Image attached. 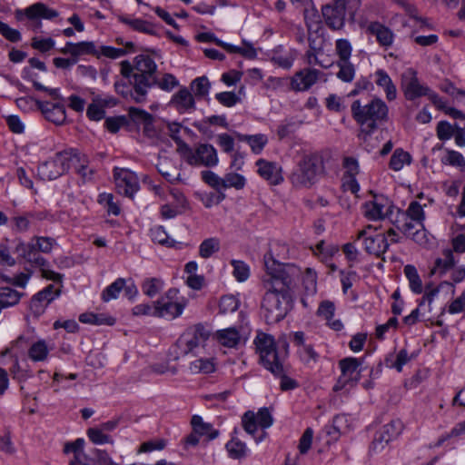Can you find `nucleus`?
I'll return each mask as SVG.
<instances>
[{
    "label": "nucleus",
    "mask_w": 465,
    "mask_h": 465,
    "mask_svg": "<svg viewBox=\"0 0 465 465\" xmlns=\"http://www.w3.org/2000/svg\"><path fill=\"white\" fill-rule=\"evenodd\" d=\"M190 370L193 373H211L214 371V365L209 359H197L191 362Z\"/></svg>",
    "instance_id": "13d9d810"
},
{
    "label": "nucleus",
    "mask_w": 465,
    "mask_h": 465,
    "mask_svg": "<svg viewBox=\"0 0 465 465\" xmlns=\"http://www.w3.org/2000/svg\"><path fill=\"white\" fill-rule=\"evenodd\" d=\"M202 180L209 186L218 192L223 190V178L219 177L215 173L210 170H204L201 173Z\"/></svg>",
    "instance_id": "4d7b16f0"
},
{
    "label": "nucleus",
    "mask_w": 465,
    "mask_h": 465,
    "mask_svg": "<svg viewBox=\"0 0 465 465\" xmlns=\"http://www.w3.org/2000/svg\"><path fill=\"white\" fill-rule=\"evenodd\" d=\"M322 14L327 26L332 30H341L345 25L346 0H334L322 8Z\"/></svg>",
    "instance_id": "1a4fd4ad"
},
{
    "label": "nucleus",
    "mask_w": 465,
    "mask_h": 465,
    "mask_svg": "<svg viewBox=\"0 0 465 465\" xmlns=\"http://www.w3.org/2000/svg\"><path fill=\"white\" fill-rule=\"evenodd\" d=\"M441 163L460 167L461 171L465 170V159L463 155L460 152L454 150L447 149L446 156L441 159Z\"/></svg>",
    "instance_id": "09e8293b"
},
{
    "label": "nucleus",
    "mask_w": 465,
    "mask_h": 465,
    "mask_svg": "<svg viewBox=\"0 0 465 465\" xmlns=\"http://www.w3.org/2000/svg\"><path fill=\"white\" fill-rule=\"evenodd\" d=\"M128 124L129 120L127 116L119 115L106 118L104 122V126L109 132L115 134L119 131V129L122 126L127 125Z\"/></svg>",
    "instance_id": "bf43d9fd"
},
{
    "label": "nucleus",
    "mask_w": 465,
    "mask_h": 465,
    "mask_svg": "<svg viewBox=\"0 0 465 465\" xmlns=\"http://www.w3.org/2000/svg\"><path fill=\"white\" fill-rule=\"evenodd\" d=\"M391 207L389 200L383 196L375 197L364 204V214L370 220L383 219Z\"/></svg>",
    "instance_id": "412c9836"
},
{
    "label": "nucleus",
    "mask_w": 465,
    "mask_h": 465,
    "mask_svg": "<svg viewBox=\"0 0 465 465\" xmlns=\"http://www.w3.org/2000/svg\"><path fill=\"white\" fill-rule=\"evenodd\" d=\"M245 183L246 180L242 174L229 173L223 177V190L232 187L236 190H241L245 186Z\"/></svg>",
    "instance_id": "a18cd8bd"
},
{
    "label": "nucleus",
    "mask_w": 465,
    "mask_h": 465,
    "mask_svg": "<svg viewBox=\"0 0 465 465\" xmlns=\"http://www.w3.org/2000/svg\"><path fill=\"white\" fill-rule=\"evenodd\" d=\"M323 171V163L318 155H306L290 176L291 183L297 188H310Z\"/></svg>",
    "instance_id": "39448f33"
},
{
    "label": "nucleus",
    "mask_w": 465,
    "mask_h": 465,
    "mask_svg": "<svg viewBox=\"0 0 465 465\" xmlns=\"http://www.w3.org/2000/svg\"><path fill=\"white\" fill-rule=\"evenodd\" d=\"M155 304V317L173 320L182 315L186 302L184 301H167L157 299L153 302Z\"/></svg>",
    "instance_id": "a211bd4d"
},
{
    "label": "nucleus",
    "mask_w": 465,
    "mask_h": 465,
    "mask_svg": "<svg viewBox=\"0 0 465 465\" xmlns=\"http://www.w3.org/2000/svg\"><path fill=\"white\" fill-rule=\"evenodd\" d=\"M191 424L195 432L200 436H206L209 440H214L219 436V430L213 429L211 423L204 422L199 415L192 417Z\"/></svg>",
    "instance_id": "a878e982"
},
{
    "label": "nucleus",
    "mask_w": 465,
    "mask_h": 465,
    "mask_svg": "<svg viewBox=\"0 0 465 465\" xmlns=\"http://www.w3.org/2000/svg\"><path fill=\"white\" fill-rule=\"evenodd\" d=\"M335 52L339 56V61H350L352 52L350 41L343 38L336 40Z\"/></svg>",
    "instance_id": "603ef678"
},
{
    "label": "nucleus",
    "mask_w": 465,
    "mask_h": 465,
    "mask_svg": "<svg viewBox=\"0 0 465 465\" xmlns=\"http://www.w3.org/2000/svg\"><path fill=\"white\" fill-rule=\"evenodd\" d=\"M118 20L121 23L129 25L133 30L136 32L147 34L150 35H157L155 25L149 21L143 20L140 18L131 19L124 15H119Z\"/></svg>",
    "instance_id": "b1692460"
},
{
    "label": "nucleus",
    "mask_w": 465,
    "mask_h": 465,
    "mask_svg": "<svg viewBox=\"0 0 465 465\" xmlns=\"http://www.w3.org/2000/svg\"><path fill=\"white\" fill-rule=\"evenodd\" d=\"M37 108L41 111L45 118L54 123L56 125H61L66 121V112L64 103L61 102H47V101H35Z\"/></svg>",
    "instance_id": "dca6fc26"
},
{
    "label": "nucleus",
    "mask_w": 465,
    "mask_h": 465,
    "mask_svg": "<svg viewBox=\"0 0 465 465\" xmlns=\"http://www.w3.org/2000/svg\"><path fill=\"white\" fill-rule=\"evenodd\" d=\"M22 297V293L10 288H0V307L3 309L17 304Z\"/></svg>",
    "instance_id": "72a5a7b5"
},
{
    "label": "nucleus",
    "mask_w": 465,
    "mask_h": 465,
    "mask_svg": "<svg viewBox=\"0 0 465 465\" xmlns=\"http://www.w3.org/2000/svg\"><path fill=\"white\" fill-rule=\"evenodd\" d=\"M125 287V280L124 278L116 279L113 283L107 286L102 292V299L104 302H109L116 299L119 293Z\"/></svg>",
    "instance_id": "79ce46f5"
},
{
    "label": "nucleus",
    "mask_w": 465,
    "mask_h": 465,
    "mask_svg": "<svg viewBox=\"0 0 465 465\" xmlns=\"http://www.w3.org/2000/svg\"><path fill=\"white\" fill-rule=\"evenodd\" d=\"M405 219L403 224L399 229L407 236L411 237L414 242L421 244L425 239V230L421 229L417 223L411 220Z\"/></svg>",
    "instance_id": "c756f323"
},
{
    "label": "nucleus",
    "mask_w": 465,
    "mask_h": 465,
    "mask_svg": "<svg viewBox=\"0 0 465 465\" xmlns=\"http://www.w3.org/2000/svg\"><path fill=\"white\" fill-rule=\"evenodd\" d=\"M320 71L316 69H303L297 72L292 79L291 85L295 91H306L318 80Z\"/></svg>",
    "instance_id": "4be33fe9"
},
{
    "label": "nucleus",
    "mask_w": 465,
    "mask_h": 465,
    "mask_svg": "<svg viewBox=\"0 0 465 465\" xmlns=\"http://www.w3.org/2000/svg\"><path fill=\"white\" fill-rule=\"evenodd\" d=\"M191 88L196 97L202 98L208 95L211 84L206 76H201L192 82Z\"/></svg>",
    "instance_id": "de8ad7c7"
},
{
    "label": "nucleus",
    "mask_w": 465,
    "mask_h": 465,
    "mask_svg": "<svg viewBox=\"0 0 465 465\" xmlns=\"http://www.w3.org/2000/svg\"><path fill=\"white\" fill-rule=\"evenodd\" d=\"M218 162L217 151L209 143H200L188 157V164L195 166L213 167Z\"/></svg>",
    "instance_id": "4468645a"
},
{
    "label": "nucleus",
    "mask_w": 465,
    "mask_h": 465,
    "mask_svg": "<svg viewBox=\"0 0 465 465\" xmlns=\"http://www.w3.org/2000/svg\"><path fill=\"white\" fill-rule=\"evenodd\" d=\"M239 307V302L233 295H224L219 302V312L222 314L233 312Z\"/></svg>",
    "instance_id": "5fc2aeb1"
},
{
    "label": "nucleus",
    "mask_w": 465,
    "mask_h": 465,
    "mask_svg": "<svg viewBox=\"0 0 465 465\" xmlns=\"http://www.w3.org/2000/svg\"><path fill=\"white\" fill-rule=\"evenodd\" d=\"M32 242L35 244L36 250L44 253L51 252L55 242L54 239L44 236H35Z\"/></svg>",
    "instance_id": "052dcab7"
},
{
    "label": "nucleus",
    "mask_w": 465,
    "mask_h": 465,
    "mask_svg": "<svg viewBox=\"0 0 465 465\" xmlns=\"http://www.w3.org/2000/svg\"><path fill=\"white\" fill-rule=\"evenodd\" d=\"M411 156L401 148L396 149L390 160L389 166L393 171H401L405 164H411Z\"/></svg>",
    "instance_id": "c9c22d12"
},
{
    "label": "nucleus",
    "mask_w": 465,
    "mask_h": 465,
    "mask_svg": "<svg viewBox=\"0 0 465 465\" xmlns=\"http://www.w3.org/2000/svg\"><path fill=\"white\" fill-rule=\"evenodd\" d=\"M60 294V289L55 288L54 284L47 285L32 297L29 305L31 312L36 316L43 314L46 307Z\"/></svg>",
    "instance_id": "2eb2a0df"
},
{
    "label": "nucleus",
    "mask_w": 465,
    "mask_h": 465,
    "mask_svg": "<svg viewBox=\"0 0 465 465\" xmlns=\"http://www.w3.org/2000/svg\"><path fill=\"white\" fill-rule=\"evenodd\" d=\"M114 88L117 94L122 95L125 99H131L137 104H142L143 102H138V94L136 93V89L134 84H130V83L124 81H117L114 83Z\"/></svg>",
    "instance_id": "a19ab883"
},
{
    "label": "nucleus",
    "mask_w": 465,
    "mask_h": 465,
    "mask_svg": "<svg viewBox=\"0 0 465 465\" xmlns=\"http://www.w3.org/2000/svg\"><path fill=\"white\" fill-rule=\"evenodd\" d=\"M437 136L440 141H447L454 134V126L447 121H440L436 127Z\"/></svg>",
    "instance_id": "0e129e2a"
},
{
    "label": "nucleus",
    "mask_w": 465,
    "mask_h": 465,
    "mask_svg": "<svg viewBox=\"0 0 465 465\" xmlns=\"http://www.w3.org/2000/svg\"><path fill=\"white\" fill-rule=\"evenodd\" d=\"M401 88L405 98L410 101L425 96L429 91V86L420 83L416 71L411 68L402 74Z\"/></svg>",
    "instance_id": "ddd939ff"
},
{
    "label": "nucleus",
    "mask_w": 465,
    "mask_h": 465,
    "mask_svg": "<svg viewBox=\"0 0 465 465\" xmlns=\"http://www.w3.org/2000/svg\"><path fill=\"white\" fill-rule=\"evenodd\" d=\"M15 252L24 258L27 262L35 267H45L48 265V262L41 256L33 242L25 243L19 240L15 247Z\"/></svg>",
    "instance_id": "6ab92c4d"
},
{
    "label": "nucleus",
    "mask_w": 465,
    "mask_h": 465,
    "mask_svg": "<svg viewBox=\"0 0 465 465\" xmlns=\"http://www.w3.org/2000/svg\"><path fill=\"white\" fill-rule=\"evenodd\" d=\"M256 166L258 167L257 173L259 175L270 184L277 185L283 181L282 168L276 163L259 159L256 162Z\"/></svg>",
    "instance_id": "aec40b11"
},
{
    "label": "nucleus",
    "mask_w": 465,
    "mask_h": 465,
    "mask_svg": "<svg viewBox=\"0 0 465 465\" xmlns=\"http://www.w3.org/2000/svg\"><path fill=\"white\" fill-rule=\"evenodd\" d=\"M135 75L134 84L138 94V102H145L148 90L157 83V65L148 55L139 54L134 58Z\"/></svg>",
    "instance_id": "20e7f679"
},
{
    "label": "nucleus",
    "mask_w": 465,
    "mask_h": 465,
    "mask_svg": "<svg viewBox=\"0 0 465 465\" xmlns=\"http://www.w3.org/2000/svg\"><path fill=\"white\" fill-rule=\"evenodd\" d=\"M362 360L348 357L340 361L339 365L341 371L337 384L334 386L335 391L341 390L345 385L351 383L355 385L360 380L359 367L361 365Z\"/></svg>",
    "instance_id": "9b49d317"
},
{
    "label": "nucleus",
    "mask_w": 465,
    "mask_h": 465,
    "mask_svg": "<svg viewBox=\"0 0 465 465\" xmlns=\"http://www.w3.org/2000/svg\"><path fill=\"white\" fill-rule=\"evenodd\" d=\"M218 341L228 348L235 347L241 340L239 331L235 328H228L216 331Z\"/></svg>",
    "instance_id": "7c9ffc66"
},
{
    "label": "nucleus",
    "mask_w": 465,
    "mask_h": 465,
    "mask_svg": "<svg viewBox=\"0 0 465 465\" xmlns=\"http://www.w3.org/2000/svg\"><path fill=\"white\" fill-rule=\"evenodd\" d=\"M220 241L217 238L212 237L205 239L199 246V255L203 259L210 258L213 254L219 252Z\"/></svg>",
    "instance_id": "37998d69"
},
{
    "label": "nucleus",
    "mask_w": 465,
    "mask_h": 465,
    "mask_svg": "<svg viewBox=\"0 0 465 465\" xmlns=\"http://www.w3.org/2000/svg\"><path fill=\"white\" fill-rule=\"evenodd\" d=\"M256 348L260 353V360L265 369L272 373H281L282 361L288 355L289 345L282 341V352H280L275 345L272 336L261 333L255 339Z\"/></svg>",
    "instance_id": "7ed1b4c3"
},
{
    "label": "nucleus",
    "mask_w": 465,
    "mask_h": 465,
    "mask_svg": "<svg viewBox=\"0 0 465 465\" xmlns=\"http://www.w3.org/2000/svg\"><path fill=\"white\" fill-rule=\"evenodd\" d=\"M74 56H81L83 54H94L99 56V52L94 42L83 41L74 43Z\"/></svg>",
    "instance_id": "6e6d98bb"
},
{
    "label": "nucleus",
    "mask_w": 465,
    "mask_h": 465,
    "mask_svg": "<svg viewBox=\"0 0 465 465\" xmlns=\"http://www.w3.org/2000/svg\"><path fill=\"white\" fill-rule=\"evenodd\" d=\"M402 216L405 219L415 222L419 227L424 229L423 222L425 220V213L421 204L417 201H413L410 203Z\"/></svg>",
    "instance_id": "473e14b6"
},
{
    "label": "nucleus",
    "mask_w": 465,
    "mask_h": 465,
    "mask_svg": "<svg viewBox=\"0 0 465 465\" xmlns=\"http://www.w3.org/2000/svg\"><path fill=\"white\" fill-rule=\"evenodd\" d=\"M114 178L116 190L120 194L133 198L140 188L137 176L127 169L114 168Z\"/></svg>",
    "instance_id": "f8f14e48"
},
{
    "label": "nucleus",
    "mask_w": 465,
    "mask_h": 465,
    "mask_svg": "<svg viewBox=\"0 0 465 465\" xmlns=\"http://www.w3.org/2000/svg\"><path fill=\"white\" fill-rule=\"evenodd\" d=\"M365 32L374 36L379 45L385 50L391 48L393 45L395 38L394 33L391 28L378 21L366 23Z\"/></svg>",
    "instance_id": "f3484780"
},
{
    "label": "nucleus",
    "mask_w": 465,
    "mask_h": 465,
    "mask_svg": "<svg viewBox=\"0 0 465 465\" xmlns=\"http://www.w3.org/2000/svg\"><path fill=\"white\" fill-rule=\"evenodd\" d=\"M210 331L201 323L188 328L177 340L176 346L182 355H186L208 340Z\"/></svg>",
    "instance_id": "0eeeda50"
},
{
    "label": "nucleus",
    "mask_w": 465,
    "mask_h": 465,
    "mask_svg": "<svg viewBox=\"0 0 465 465\" xmlns=\"http://www.w3.org/2000/svg\"><path fill=\"white\" fill-rule=\"evenodd\" d=\"M164 287V282L161 278H146L141 283V289L144 295L153 298L159 294Z\"/></svg>",
    "instance_id": "2f4dec72"
},
{
    "label": "nucleus",
    "mask_w": 465,
    "mask_h": 465,
    "mask_svg": "<svg viewBox=\"0 0 465 465\" xmlns=\"http://www.w3.org/2000/svg\"><path fill=\"white\" fill-rule=\"evenodd\" d=\"M299 354L301 360L306 364H310L311 362L315 363L319 359V354L315 351L312 345L311 344H307L306 346L301 348L299 350Z\"/></svg>",
    "instance_id": "774afa93"
},
{
    "label": "nucleus",
    "mask_w": 465,
    "mask_h": 465,
    "mask_svg": "<svg viewBox=\"0 0 465 465\" xmlns=\"http://www.w3.org/2000/svg\"><path fill=\"white\" fill-rule=\"evenodd\" d=\"M226 450L232 459H242L246 456L247 447L238 439H232L226 443Z\"/></svg>",
    "instance_id": "c03bdc74"
},
{
    "label": "nucleus",
    "mask_w": 465,
    "mask_h": 465,
    "mask_svg": "<svg viewBox=\"0 0 465 465\" xmlns=\"http://www.w3.org/2000/svg\"><path fill=\"white\" fill-rule=\"evenodd\" d=\"M89 440L94 444H113V438L100 428H89L86 431Z\"/></svg>",
    "instance_id": "8fccbe9b"
},
{
    "label": "nucleus",
    "mask_w": 465,
    "mask_h": 465,
    "mask_svg": "<svg viewBox=\"0 0 465 465\" xmlns=\"http://www.w3.org/2000/svg\"><path fill=\"white\" fill-rule=\"evenodd\" d=\"M235 134L241 142L248 143L252 149V152L255 154L261 153L265 145L268 143V137L263 134L251 135L236 133Z\"/></svg>",
    "instance_id": "393cba45"
},
{
    "label": "nucleus",
    "mask_w": 465,
    "mask_h": 465,
    "mask_svg": "<svg viewBox=\"0 0 465 465\" xmlns=\"http://www.w3.org/2000/svg\"><path fill=\"white\" fill-rule=\"evenodd\" d=\"M265 273L262 278L265 290L262 312L268 324L283 320L293 307V289L299 276L298 269L277 262L271 254L264 256Z\"/></svg>",
    "instance_id": "f257e3e1"
},
{
    "label": "nucleus",
    "mask_w": 465,
    "mask_h": 465,
    "mask_svg": "<svg viewBox=\"0 0 465 465\" xmlns=\"http://www.w3.org/2000/svg\"><path fill=\"white\" fill-rule=\"evenodd\" d=\"M55 42L53 38L33 37L31 46L41 53H46L54 47Z\"/></svg>",
    "instance_id": "e2e57ef3"
},
{
    "label": "nucleus",
    "mask_w": 465,
    "mask_h": 465,
    "mask_svg": "<svg viewBox=\"0 0 465 465\" xmlns=\"http://www.w3.org/2000/svg\"><path fill=\"white\" fill-rule=\"evenodd\" d=\"M84 440L83 438H78L74 441L66 442L64 446V453L68 454L70 452L74 453V458L69 461V465L77 460L79 462H83L82 458L86 457L84 453Z\"/></svg>",
    "instance_id": "e433bc0d"
},
{
    "label": "nucleus",
    "mask_w": 465,
    "mask_h": 465,
    "mask_svg": "<svg viewBox=\"0 0 465 465\" xmlns=\"http://www.w3.org/2000/svg\"><path fill=\"white\" fill-rule=\"evenodd\" d=\"M403 430V423L400 420H392L391 422L382 426L376 432L371 443V450L378 452L382 450L391 440L398 438Z\"/></svg>",
    "instance_id": "9d476101"
},
{
    "label": "nucleus",
    "mask_w": 465,
    "mask_h": 465,
    "mask_svg": "<svg viewBox=\"0 0 465 465\" xmlns=\"http://www.w3.org/2000/svg\"><path fill=\"white\" fill-rule=\"evenodd\" d=\"M0 35L11 43H17L22 39L20 31L10 27L2 21H0Z\"/></svg>",
    "instance_id": "680f3d73"
},
{
    "label": "nucleus",
    "mask_w": 465,
    "mask_h": 465,
    "mask_svg": "<svg viewBox=\"0 0 465 465\" xmlns=\"http://www.w3.org/2000/svg\"><path fill=\"white\" fill-rule=\"evenodd\" d=\"M105 107H108L106 102H103L102 98H94L87 107L86 115L92 121H100L104 117Z\"/></svg>",
    "instance_id": "4c0bfd02"
},
{
    "label": "nucleus",
    "mask_w": 465,
    "mask_h": 465,
    "mask_svg": "<svg viewBox=\"0 0 465 465\" xmlns=\"http://www.w3.org/2000/svg\"><path fill=\"white\" fill-rule=\"evenodd\" d=\"M408 351L405 349L401 350L396 355L395 361H392L391 356H388L385 359V363L388 367L396 369L397 371L401 372L403 366L410 361Z\"/></svg>",
    "instance_id": "3c124183"
},
{
    "label": "nucleus",
    "mask_w": 465,
    "mask_h": 465,
    "mask_svg": "<svg viewBox=\"0 0 465 465\" xmlns=\"http://www.w3.org/2000/svg\"><path fill=\"white\" fill-rule=\"evenodd\" d=\"M150 236L153 242H157L161 245L180 249L182 247V242H176L173 239H170L163 226L157 225L153 227L150 230Z\"/></svg>",
    "instance_id": "bb28decb"
},
{
    "label": "nucleus",
    "mask_w": 465,
    "mask_h": 465,
    "mask_svg": "<svg viewBox=\"0 0 465 465\" xmlns=\"http://www.w3.org/2000/svg\"><path fill=\"white\" fill-rule=\"evenodd\" d=\"M351 116L361 125V131L367 135L372 134L380 123L388 117V106L380 98L372 99L362 105L360 100H355L351 106Z\"/></svg>",
    "instance_id": "f03ea898"
},
{
    "label": "nucleus",
    "mask_w": 465,
    "mask_h": 465,
    "mask_svg": "<svg viewBox=\"0 0 465 465\" xmlns=\"http://www.w3.org/2000/svg\"><path fill=\"white\" fill-rule=\"evenodd\" d=\"M242 423L247 433L254 435V433L257 431L258 421L252 411H248L243 414L242 418Z\"/></svg>",
    "instance_id": "338daca9"
},
{
    "label": "nucleus",
    "mask_w": 465,
    "mask_h": 465,
    "mask_svg": "<svg viewBox=\"0 0 465 465\" xmlns=\"http://www.w3.org/2000/svg\"><path fill=\"white\" fill-rule=\"evenodd\" d=\"M49 349L45 340L34 342L28 350V357L33 361H44L47 359Z\"/></svg>",
    "instance_id": "f704fd0d"
},
{
    "label": "nucleus",
    "mask_w": 465,
    "mask_h": 465,
    "mask_svg": "<svg viewBox=\"0 0 465 465\" xmlns=\"http://www.w3.org/2000/svg\"><path fill=\"white\" fill-rule=\"evenodd\" d=\"M372 227L369 225L367 228L359 232L357 239H363L365 251L371 255L381 257L388 250L390 244L387 241L385 234L377 232L374 229V233H370Z\"/></svg>",
    "instance_id": "6e6552de"
},
{
    "label": "nucleus",
    "mask_w": 465,
    "mask_h": 465,
    "mask_svg": "<svg viewBox=\"0 0 465 465\" xmlns=\"http://www.w3.org/2000/svg\"><path fill=\"white\" fill-rule=\"evenodd\" d=\"M59 15V13L48 7L45 4L37 2L25 9H16L15 17L17 21L27 20L26 26L36 32L42 28V19L53 20Z\"/></svg>",
    "instance_id": "423d86ee"
},
{
    "label": "nucleus",
    "mask_w": 465,
    "mask_h": 465,
    "mask_svg": "<svg viewBox=\"0 0 465 465\" xmlns=\"http://www.w3.org/2000/svg\"><path fill=\"white\" fill-rule=\"evenodd\" d=\"M38 175L42 180H54L60 177V171L55 169V163L52 161V158L39 164Z\"/></svg>",
    "instance_id": "ea45409f"
},
{
    "label": "nucleus",
    "mask_w": 465,
    "mask_h": 465,
    "mask_svg": "<svg viewBox=\"0 0 465 465\" xmlns=\"http://www.w3.org/2000/svg\"><path fill=\"white\" fill-rule=\"evenodd\" d=\"M338 67L340 68L337 73V77L345 83H351L355 76V67L350 61H338Z\"/></svg>",
    "instance_id": "49530a36"
},
{
    "label": "nucleus",
    "mask_w": 465,
    "mask_h": 465,
    "mask_svg": "<svg viewBox=\"0 0 465 465\" xmlns=\"http://www.w3.org/2000/svg\"><path fill=\"white\" fill-rule=\"evenodd\" d=\"M128 120L134 122L135 124H143L144 131H148L153 125V115L143 109L130 107L128 109Z\"/></svg>",
    "instance_id": "cd10ccee"
},
{
    "label": "nucleus",
    "mask_w": 465,
    "mask_h": 465,
    "mask_svg": "<svg viewBox=\"0 0 465 465\" xmlns=\"http://www.w3.org/2000/svg\"><path fill=\"white\" fill-rule=\"evenodd\" d=\"M79 321L82 323L93 325L112 326L115 323V319L104 313L84 312L80 314Z\"/></svg>",
    "instance_id": "c85d7f7f"
},
{
    "label": "nucleus",
    "mask_w": 465,
    "mask_h": 465,
    "mask_svg": "<svg viewBox=\"0 0 465 465\" xmlns=\"http://www.w3.org/2000/svg\"><path fill=\"white\" fill-rule=\"evenodd\" d=\"M92 455L94 456L92 460L94 465H119L113 461L106 450L94 449L92 450Z\"/></svg>",
    "instance_id": "69168bd1"
},
{
    "label": "nucleus",
    "mask_w": 465,
    "mask_h": 465,
    "mask_svg": "<svg viewBox=\"0 0 465 465\" xmlns=\"http://www.w3.org/2000/svg\"><path fill=\"white\" fill-rule=\"evenodd\" d=\"M404 273L410 282L411 290L420 294L422 292V282L415 266L408 264L404 267Z\"/></svg>",
    "instance_id": "58836bf2"
},
{
    "label": "nucleus",
    "mask_w": 465,
    "mask_h": 465,
    "mask_svg": "<svg viewBox=\"0 0 465 465\" xmlns=\"http://www.w3.org/2000/svg\"><path fill=\"white\" fill-rule=\"evenodd\" d=\"M231 264L233 267L232 274L238 282H244L250 276V268L242 261L232 260Z\"/></svg>",
    "instance_id": "864d4df0"
},
{
    "label": "nucleus",
    "mask_w": 465,
    "mask_h": 465,
    "mask_svg": "<svg viewBox=\"0 0 465 465\" xmlns=\"http://www.w3.org/2000/svg\"><path fill=\"white\" fill-rule=\"evenodd\" d=\"M171 104L180 113H188L195 109V101L192 93L186 88H181L172 98Z\"/></svg>",
    "instance_id": "5701e85b"
}]
</instances>
